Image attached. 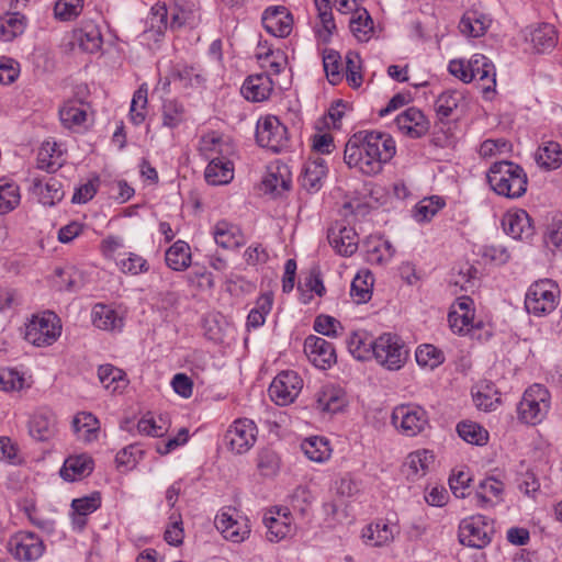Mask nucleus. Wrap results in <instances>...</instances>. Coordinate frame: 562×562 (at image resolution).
<instances>
[{"label": "nucleus", "mask_w": 562, "mask_h": 562, "mask_svg": "<svg viewBox=\"0 0 562 562\" xmlns=\"http://www.w3.org/2000/svg\"><path fill=\"white\" fill-rule=\"evenodd\" d=\"M395 142L391 135L376 131H359L346 143L344 160L349 168L373 176L395 155Z\"/></svg>", "instance_id": "1"}, {"label": "nucleus", "mask_w": 562, "mask_h": 562, "mask_svg": "<svg viewBox=\"0 0 562 562\" xmlns=\"http://www.w3.org/2000/svg\"><path fill=\"white\" fill-rule=\"evenodd\" d=\"M486 177L492 190L498 195L518 199L527 191V175L521 166L513 161L494 162L490 167Z\"/></svg>", "instance_id": "2"}, {"label": "nucleus", "mask_w": 562, "mask_h": 562, "mask_svg": "<svg viewBox=\"0 0 562 562\" xmlns=\"http://www.w3.org/2000/svg\"><path fill=\"white\" fill-rule=\"evenodd\" d=\"M560 290L550 279L533 282L525 296V307L529 314L541 317L552 313L559 304Z\"/></svg>", "instance_id": "3"}, {"label": "nucleus", "mask_w": 562, "mask_h": 562, "mask_svg": "<svg viewBox=\"0 0 562 562\" xmlns=\"http://www.w3.org/2000/svg\"><path fill=\"white\" fill-rule=\"evenodd\" d=\"M550 408V393L541 384L529 386L518 404L519 419L527 425H537L547 416Z\"/></svg>", "instance_id": "4"}, {"label": "nucleus", "mask_w": 562, "mask_h": 562, "mask_svg": "<svg viewBox=\"0 0 562 562\" xmlns=\"http://www.w3.org/2000/svg\"><path fill=\"white\" fill-rule=\"evenodd\" d=\"M372 357L387 370H398L404 366L408 351L398 336L386 333L374 340Z\"/></svg>", "instance_id": "5"}, {"label": "nucleus", "mask_w": 562, "mask_h": 562, "mask_svg": "<svg viewBox=\"0 0 562 562\" xmlns=\"http://www.w3.org/2000/svg\"><path fill=\"white\" fill-rule=\"evenodd\" d=\"M61 325L54 312L34 316L26 327L25 339L37 347L50 346L60 336Z\"/></svg>", "instance_id": "6"}, {"label": "nucleus", "mask_w": 562, "mask_h": 562, "mask_svg": "<svg viewBox=\"0 0 562 562\" xmlns=\"http://www.w3.org/2000/svg\"><path fill=\"white\" fill-rule=\"evenodd\" d=\"M494 531V525L490 518L475 515L461 521L459 540L464 546L482 549L492 541Z\"/></svg>", "instance_id": "7"}, {"label": "nucleus", "mask_w": 562, "mask_h": 562, "mask_svg": "<svg viewBox=\"0 0 562 562\" xmlns=\"http://www.w3.org/2000/svg\"><path fill=\"white\" fill-rule=\"evenodd\" d=\"M256 140L261 147L279 153L288 147V128L277 116H266L257 123Z\"/></svg>", "instance_id": "8"}, {"label": "nucleus", "mask_w": 562, "mask_h": 562, "mask_svg": "<svg viewBox=\"0 0 562 562\" xmlns=\"http://www.w3.org/2000/svg\"><path fill=\"white\" fill-rule=\"evenodd\" d=\"M392 423L403 435L413 437L426 428L428 415L419 405H400L392 413Z\"/></svg>", "instance_id": "9"}, {"label": "nucleus", "mask_w": 562, "mask_h": 562, "mask_svg": "<svg viewBox=\"0 0 562 562\" xmlns=\"http://www.w3.org/2000/svg\"><path fill=\"white\" fill-rule=\"evenodd\" d=\"M257 435V426L251 419L239 418L226 430L224 442L231 451L243 454L255 445Z\"/></svg>", "instance_id": "10"}, {"label": "nucleus", "mask_w": 562, "mask_h": 562, "mask_svg": "<svg viewBox=\"0 0 562 562\" xmlns=\"http://www.w3.org/2000/svg\"><path fill=\"white\" fill-rule=\"evenodd\" d=\"M8 546L11 554L15 559L25 562L40 559L45 551V546L41 537L31 531H20L15 533L9 540Z\"/></svg>", "instance_id": "11"}, {"label": "nucleus", "mask_w": 562, "mask_h": 562, "mask_svg": "<svg viewBox=\"0 0 562 562\" xmlns=\"http://www.w3.org/2000/svg\"><path fill=\"white\" fill-rule=\"evenodd\" d=\"M302 385L303 381L295 371H283L272 381L269 395L278 405H286L299 395Z\"/></svg>", "instance_id": "12"}, {"label": "nucleus", "mask_w": 562, "mask_h": 562, "mask_svg": "<svg viewBox=\"0 0 562 562\" xmlns=\"http://www.w3.org/2000/svg\"><path fill=\"white\" fill-rule=\"evenodd\" d=\"M304 351L317 368L326 369L336 363L334 345L322 337L308 336L304 341Z\"/></svg>", "instance_id": "13"}, {"label": "nucleus", "mask_w": 562, "mask_h": 562, "mask_svg": "<svg viewBox=\"0 0 562 562\" xmlns=\"http://www.w3.org/2000/svg\"><path fill=\"white\" fill-rule=\"evenodd\" d=\"M265 30L277 37H286L292 32L293 18L283 5L270 7L262 15Z\"/></svg>", "instance_id": "14"}, {"label": "nucleus", "mask_w": 562, "mask_h": 562, "mask_svg": "<svg viewBox=\"0 0 562 562\" xmlns=\"http://www.w3.org/2000/svg\"><path fill=\"white\" fill-rule=\"evenodd\" d=\"M396 125L403 134L412 138H419L427 134L429 130L428 120L424 113L415 106L408 108L396 117Z\"/></svg>", "instance_id": "15"}, {"label": "nucleus", "mask_w": 562, "mask_h": 562, "mask_svg": "<svg viewBox=\"0 0 562 562\" xmlns=\"http://www.w3.org/2000/svg\"><path fill=\"white\" fill-rule=\"evenodd\" d=\"M473 79L477 78L484 94L493 92L496 86V69L494 64L483 54H474L470 58Z\"/></svg>", "instance_id": "16"}, {"label": "nucleus", "mask_w": 562, "mask_h": 562, "mask_svg": "<svg viewBox=\"0 0 562 562\" xmlns=\"http://www.w3.org/2000/svg\"><path fill=\"white\" fill-rule=\"evenodd\" d=\"M502 224L505 233L514 239H527L533 235L531 220L525 210L506 213Z\"/></svg>", "instance_id": "17"}, {"label": "nucleus", "mask_w": 562, "mask_h": 562, "mask_svg": "<svg viewBox=\"0 0 562 562\" xmlns=\"http://www.w3.org/2000/svg\"><path fill=\"white\" fill-rule=\"evenodd\" d=\"M167 19L168 10L166 5H154L146 19V29L142 34L143 40L147 43L150 41L159 43L168 27Z\"/></svg>", "instance_id": "18"}, {"label": "nucleus", "mask_w": 562, "mask_h": 562, "mask_svg": "<svg viewBox=\"0 0 562 562\" xmlns=\"http://www.w3.org/2000/svg\"><path fill=\"white\" fill-rule=\"evenodd\" d=\"M29 432L37 441H46L56 434V416L50 411H38L29 422Z\"/></svg>", "instance_id": "19"}, {"label": "nucleus", "mask_w": 562, "mask_h": 562, "mask_svg": "<svg viewBox=\"0 0 562 562\" xmlns=\"http://www.w3.org/2000/svg\"><path fill=\"white\" fill-rule=\"evenodd\" d=\"M273 83L269 75L258 74L249 76L243 87V95L252 102H261L269 98L272 92Z\"/></svg>", "instance_id": "20"}, {"label": "nucleus", "mask_w": 562, "mask_h": 562, "mask_svg": "<svg viewBox=\"0 0 562 562\" xmlns=\"http://www.w3.org/2000/svg\"><path fill=\"white\" fill-rule=\"evenodd\" d=\"M345 392L334 385L323 386L315 395V408L322 413L334 414L346 405Z\"/></svg>", "instance_id": "21"}, {"label": "nucleus", "mask_w": 562, "mask_h": 562, "mask_svg": "<svg viewBox=\"0 0 562 562\" xmlns=\"http://www.w3.org/2000/svg\"><path fill=\"white\" fill-rule=\"evenodd\" d=\"M92 323L102 330L121 331L124 327V318L110 305L98 303L92 308Z\"/></svg>", "instance_id": "22"}, {"label": "nucleus", "mask_w": 562, "mask_h": 562, "mask_svg": "<svg viewBox=\"0 0 562 562\" xmlns=\"http://www.w3.org/2000/svg\"><path fill=\"white\" fill-rule=\"evenodd\" d=\"M173 11L170 22L171 29L183 25L194 27L200 22L199 8L195 0H173Z\"/></svg>", "instance_id": "23"}, {"label": "nucleus", "mask_w": 562, "mask_h": 562, "mask_svg": "<svg viewBox=\"0 0 562 562\" xmlns=\"http://www.w3.org/2000/svg\"><path fill=\"white\" fill-rule=\"evenodd\" d=\"M330 246L342 256H351L358 248V236L353 228L340 226L328 232Z\"/></svg>", "instance_id": "24"}, {"label": "nucleus", "mask_w": 562, "mask_h": 562, "mask_svg": "<svg viewBox=\"0 0 562 562\" xmlns=\"http://www.w3.org/2000/svg\"><path fill=\"white\" fill-rule=\"evenodd\" d=\"M215 243L225 249H233L244 244L240 228L225 220L218 221L213 228Z\"/></svg>", "instance_id": "25"}, {"label": "nucleus", "mask_w": 562, "mask_h": 562, "mask_svg": "<svg viewBox=\"0 0 562 562\" xmlns=\"http://www.w3.org/2000/svg\"><path fill=\"white\" fill-rule=\"evenodd\" d=\"M93 470V460L87 454L69 457L60 469V476L68 482L89 475Z\"/></svg>", "instance_id": "26"}, {"label": "nucleus", "mask_w": 562, "mask_h": 562, "mask_svg": "<svg viewBox=\"0 0 562 562\" xmlns=\"http://www.w3.org/2000/svg\"><path fill=\"white\" fill-rule=\"evenodd\" d=\"M327 175V166L325 159L318 157L308 160L303 169L301 177L302 187L308 192H316L322 188V181Z\"/></svg>", "instance_id": "27"}, {"label": "nucleus", "mask_w": 562, "mask_h": 562, "mask_svg": "<svg viewBox=\"0 0 562 562\" xmlns=\"http://www.w3.org/2000/svg\"><path fill=\"white\" fill-rule=\"evenodd\" d=\"M204 176L205 180L213 186L228 183L234 176L233 164L223 156L212 157Z\"/></svg>", "instance_id": "28"}, {"label": "nucleus", "mask_w": 562, "mask_h": 562, "mask_svg": "<svg viewBox=\"0 0 562 562\" xmlns=\"http://www.w3.org/2000/svg\"><path fill=\"white\" fill-rule=\"evenodd\" d=\"M434 462V454L429 450H418L407 456L403 465V472L408 480L415 481L426 474Z\"/></svg>", "instance_id": "29"}, {"label": "nucleus", "mask_w": 562, "mask_h": 562, "mask_svg": "<svg viewBox=\"0 0 562 562\" xmlns=\"http://www.w3.org/2000/svg\"><path fill=\"white\" fill-rule=\"evenodd\" d=\"M504 490L501 481L494 477H487L480 482L471 502L480 507L493 506L494 499H498Z\"/></svg>", "instance_id": "30"}, {"label": "nucleus", "mask_w": 562, "mask_h": 562, "mask_svg": "<svg viewBox=\"0 0 562 562\" xmlns=\"http://www.w3.org/2000/svg\"><path fill=\"white\" fill-rule=\"evenodd\" d=\"M33 192L38 195L40 202L53 206L64 198L63 184L59 180L50 178L45 184L41 179L33 180Z\"/></svg>", "instance_id": "31"}, {"label": "nucleus", "mask_w": 562, "mask_h": 562, "mask_svg": "<svg viewBox=\"0 0 562 562\" xmlns=\"http://www.w3.org/2000/svg\"><path fill=\"white\" fill-rule=\"evenodd\" d=\"M491 22V19L483 13L468 11L463 14L459 23V30L467 36L479 37L485 34Z\"/></svg>", "instance_id": "32"}, {"label": "nucleus", "mask_w": 562, "mask_h": 562, "mask_svg": "<svg viewBox=\"0 0 562 562\" xmlns=\"http://www.w3.org/2000/svg\"><path fill=\"white\" fill-rule=\"evenodd\" d=\"M166 265L175 271H183L191 265V248L188 243L177 240L165 254Z\"/></svg>", "instance_id": "33"}, {"label": "nucleus", "mask_w": 562, "mask_h": 562, "mask_svg": "<svg viewBox=\"0 0 562 562\" xmlns=\"http://www.w3.org/2000/svg\"><path fill=\"white\" fill-rule=\"evenodd\" d=\"M374 340L366 331H353L347 338L346 344L349 352L358 360L371 359L374 348Z\"/></svg>", "instance_id": "34"}, {"label": "nucleus", "mask_w": 562, "mask_h": 562, "mask_svg": "<svg viewBox=\"0 0 562 562\" xmlns=\"http://www.w3.org/2000/svg\"><path fill=\"white\" fill-rule=\"evenodd\" d=\"M535 159L543 169H557L562 164V148L557 142L549 140L543 143L536 151Z\"/></svg>", "instance_id": "35"}, {"label": "nucleus", "mask_w": 562, "mask_h": 562, "mask_svg": "<svg viewBox=\"0 0 562 562\" xmlns=\"http://www.w3.org/2000/svg\"><path fill=\"white\" fill-rule=\"evenodd\" d=\"M349 27L355 37L360 42H368L373 32V20L364 8H355L349 21Z\"/></svg>", "instance_id": "36"}, {"label": "nucleus", "mask_w": 562, "mask_h": 562, "mask_svg": "<svg viewBox=\"0 0 562 562\" xmlns=\"http://www.w3.org/2000/svg\"><path fill=\"white\" fill-rule=\"evenodd\" d=\"M76 38L82 50L95 53L102 46V35L99 26L92 22L85 23L76 33Z\"/></svg>", "instance_id": "37"}, {"label": "nucleus", "mask_w": 562, "mask_h": 562, "mask_svg": "<svg viewBox=\"0 0 562 562\" xmlns=\"http://www.w3.org/2000/svg\"><path fill=\"white\" fill-rule=\"evenodd\" d=\"M72 427L79 438L90 442L98 437L99 420L93 414L81 412L75 416Z\"/></svg>", "instance_id": "38"}, {"label": "nucleus", "mask_w": 562, "mask_h": 562, "mask_svg": "<svg viewBox=\"0 0 562 562\" xmlns=\"http://www.w3.org/2000/svg\"><path fill=\"white\" fill-rule=\"evenodd\" d=\"M531 43L539 53L552 49L558 42L555 27L549 23L538 25L530 34Z\"/></svg>", "instance_id": "39"}, {"label": "nucleus", "mask_w": 562, "mask_h": 562, "mask_svg": "<svg viewBox=\"0 0 562 562\" xmlns=\"http://www.w3.org/2000/svg\"><path fill=\"white\" fill-rule=\"evenodd\" d=\"M301 448L304 454L314 462H324L329 459L331 449L329 442L324 437H310L303 440Z\"/></svg>", "instance_id": "40"}, {"label": "nucleus", "mask_w": 562, "mask_h": 562, "mask_svg": "<svg viewBox=\"0 0 562 562\" xmlns=\"http://www.w3.org/2000/svg\"><path fill=\"white\" fill-rule=\"evenodd\" d=\"M400 532V528L396 524H387L380 519L368 527V533L364 537L374 541V546L382 547L390 543L396 533Z\"/></svg>", "instance_id": "41"}, {"label": "nucleus", "mask_w": 562, "mask_h": 562, "mask_svg": "<svg viewBox=\"0 0 562 562\" xmlns=\"http://www.w3.org/2000/svg\"><path fill=\"white\" fill-rule=\"evenodd\" d=\"M25 29V16L19 12L7 13L0 18V38L10 42L21 35Z\"/></svg>", "instance_id": "42"}, {"label": "nucleus", "mask_w": 562, "mask_h": 562, "mask_svg": "<svg viewBox=\"0 0 562 562\" xmlns=\"http://www.w3.org/2000/svg\"><path fill=\"white\" fill-rule=\"evenodd\" d=\"M98 376L104 387L112 392L123 389L126 385L125 373L112 364L100 366Z\"/></svg>", "instance_id": "43"}, {"label": "nucleus", "mask_w": 562, "mask_h": 562, "mask_svg": "<svg viewBox=\"0 0 562 562\" xmlns=\"http://www.w3.org/2000/svg\"><path fill=\"white\" fill-rule=\"evenodd\" d=\"M374 278L370 271L358 273L351 282L350 294L357 303H366L371 299Z\"/></svg>", "instance_id": "44"}, {"label": "nucleus", "mask_w": 562, "mask_h": 562, "mask_svg": "<svg viewBox=\"0 0 562 562\" xmlns=\"http://www.w3.org/2000/svg\"><path fill=\"white\" fill-rule=\"evenodd\" d=\"M21 200L19 186L5 179H0V214L14 210Z\"/></svg>", "instance_id": "45"}, {"label": "nucleus", "mask_w": 562, "mask_h": 562, "mask_svg": "<svg viewBox=\"0 0 562 562\" xmlns=\"http://www.w3.org/2000/svg\"><path fill=\"white\" fill-rule=\"evenodd\" d=\"M457 431L464 441L472 445L483 446L488 440V432L474 422H460Z\"/></svg>", "instance_id": "46"}, {"label": "nucleus", "mask_w": 562, "mask_h": 562, "mask_svg": "<svg viewBox=\"0 0 562 562\" xmlns=\"http://www.w3.org/2000/svg\"><path fill=\"white\" fill-rule=\"evenodd\" d=\"M472 396L475 406L485 412L494 409L495 404L499 402L497 392L488 383L476 385L472 390Z\"/></svg>", "instance_id": "47"}, {"label": "nucleus", "mask_w": 562, "mask_h": 562, "mask_svg": "<svg viewBox=\"0 0 562 562\" xmlns=\"http://www.w3.org/2000/svg\"><path fill=\"white\" fill-rule=\"evenodd\" d=\"M462 94L458 91L448 90L442 92L435 102V111L440 121L448 119L458 108Z\"/></svg>", "instance_id": "48"}, {"label": "nucleus", "mask_w": 562, "mask_h": 562, "mask_svg": "<svg viewBox=\"0 0 562 562\" xmlns=\"http://www.w3.org/2000/svg\"><path fill=\"white\" fill-rule=\"evenodd\" d=\"M172 78L190 87H200L205 81V76L200 68L187 65H178L172 70Z\"/></svg>", "instance_id": "49"}, {"label": "nucleus", "mask_w": 562, "mask_h": 562, "mask_svg": "<svg viewBox=\"0 0 562 562\" xmlns=\"http://www.w3.org/2000/svg\"><path fill=\"white\" fill-rule=\"evenodd\" d=\"M267 190L276 195H280L283 191H288L291 187L290 172L285 166L278 167L277 172H270L263 180Z\"/></svg>", "instance_id": "50"}, {"label": "nucleus", "mask_w": 562, "mask_h": 562, "mask_svg": "<svg viewBox=\"0 0 562 562\" xmlns=\"http://www.w3.org/2000/svg\"><path fill=\"white\" fill-rule=\"evenodd\" d=\"M239 520L235 519L233 515L223 512L218 514L215 518V526L217 530L221 531L223 537L232 542L239 543L245 540V529H241V532L238 531H229L234 524L237 525Z\"/></svg>", "instance_id": "51"}, {"label": "nucleus", "mask_w": 562, "mask_h": 562, "mask_svg": "<svg viewBox=\"0 0 562 562\" xmlns=\"http://www.w3.org/2000/svg\"><path fill=\"white\" fill-rule=\"evenodd\" d=\"M125 255V258H122L116 262L121 272L125 274L137 276L149 270L147 260L140 255L135 252H127Z\"/></svg>", "instance_id": "52"}, {"label": "nucleus", "mask_w": 562, "mask_h": 562, "mask_svg": "<svg viewBox=\"0 0 562 562\" xmlns=\"http://www.w3.org/2000/svg\"><path fill=\"white\" fill-rule=\"evenodd\" d=\"M443 206L445 201L441 198L430 196L416 204L414 216L418 222H427L430 221Z\"/></svg>", "instance_id": "53"}, {"label": "nucleus", "mask_w": 562, "mask_h": 562, "mask_svg": "<svg viewBox=\"0 0 562 562\" xmlns=\"http://www.w3.org/2000/svg\"><path fill=\"white\" fill-rule=\"evenodd\" d=\"M184 121V108L177 100H166L162 105V124L167 127H177Z\"/></svg>", "instance_id": "54"}, {"label": "nucleus", "mask_w": 562, "mask_h": 562, "mask_svg": "<svg viewBox=\"0 0 562 562\" xmlns=\"http://www.w3.org/2000/svg\"><path fill=\"white\" fill-rule=\"evenodd\" d=\"M146 104H147V89L139 87L132 99L130 117L133 124L139 125L145 121L146 117Z\"/></svg>", "instance_id": "55"}, {"label": "nucleus", "mask_w": 562, "mask_h": 562, "mask_svg": "<svg viewBox=\"0 0 562 562\" xmlns=\"http://www.w3.org/2000/svg\"><path fill=\"white\" fill-rule=\"evenodd\" d=\"M83 8V0H58L54 7L55 18L60 21L76 19Z\"/></svg>", "instance_id": "56"}, {"label": "nucleus", "mask_w": 562, "mask_h": 562, "mask_svg": "<svg viewBox=\"0 0 562 562\" xmlns=\"http://www.w3.org/2000/svg\"><path fill=\"white\" fill-rule=\"evenodd\" d=\"M263 522L268 529L267 539L271 542H279L285 538L291 530L290 524L273 516H265Z\"/></svg>", "instance_id": "57"}, {"label": "nucleus", "mask_w": 562, "mask_h": 562, "mask_svg": "<svg viewBox=\"0 0 562 562\" xmlns=\"http://www.w3.org/2000/svg\"><path fill=\"white\" fill-rule=\"evenodd\" d=\"M416 361L422 367L435 368L443 360L442 352L432 345L419 346L415 353Z\"/></svg>", "instance_id": "58"}, {"label": "nucleus", "mask_w": 562, "mask_h": 562, "mask_svg": "<svg viewBox=\"0 0 562 562\" xmlns=\"http://www.w3.org/2000/svg\"><path fill=\"white\" fill-rule=\"evenodd\" d=\"M61 124L67 128L81 125L87 117L85 110L76 106L72 103L65 104L59 111Z\"/></svg>", "instance_id": "59"}, {"label": "nucleus", "mask_w": 562, "mask_h": 562, "mask_svg": "<svg viewBox=\"0 0 562 562\" xmlns=\"http://www.w3.org/2000/svg\"><path fill=\"white\" fill-rule=\"evenodd\" d=\"M257 467L263 475H273L279 469V457L270 448H263L258 452Z\"/></svg>", "instance_id": "60"}, {"label": "nucleus", "mask_w": 562, "mask_h": 562, "mask_svg": "<svg viewBox=\"0 0 562 562\" xmlns=\"http://www.w3.org/2000/svg\"><path fill=\"white\" fill-rule=\"evenodd\" d=\"M100 506L101 494L99 492H93L88 496L76 498L71 503V507L78 516H87L95 512Z\"/></svg>", "instance_id": "61"}, {"label": "nucleus", "mask_w": 562, "mask_h": 562, "mask_svg": "<svg viewBox=\"0 0 562 562\" xmlns=\"http://www.w3.org/2000/svg\"><path fill=\"white\" fill-rule=\"evenodd\" d=\"M323 64L328 81L331 85H337L342 78L339 54L335 50H329L326 55H324Z\"/></svg>", "instance_id": "62"}, {"label": "nucleus", "mask_w": 562, "mask_h": 562, "mask_svg": "<svg viewBox=\"0 0 562 562\" xmlns=\"http://www.w3.org/2000/svg\"><path fill=\"white\" fill-rule=\"evenodd\" d=\"M474 312L460 313L457 308L451 310L448 315L450 327L453 331L462 334L473 328Z\"/></svg>", "instance_id": "63"}, {"label": "nucleus", "mask_w": 562, "mask_h": 562, "mask_svg": "<svg viewBox=\"0 0 562 562\" xmlns=\"http://www.w3.org/2000/svg\"><path fill=\"white\" fill-rule=\"evenodd\" d=\"M360 69L361 65L359 55L355 52H348L346 55V79L353 88L360 87L362 82Z\"/></svg>", "instance_id": "64"}]
</instances>
